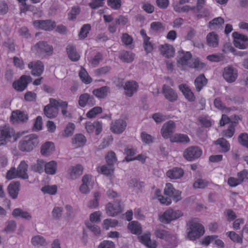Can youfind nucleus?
I'll return each instance as SVG.
<instances>
[{
  "instance_id": "obj_1",
  "label": "nucleus",
  "mask_w": 248,
  "mask_h": 248,
  "mask_svg": "<svg viewBox=\"0 0 248 248\" xmlns=\"http://www.w3.org/2000/svg\"><path fill=\"white\" fill-rule=\"evenodd\" d=\"M38 143V137L35 134H30L19 141L18 147L21 152H30L37 146Z\"/></svg>"
},
{
  "instance_id": "obj_2",
  "label": "nucleus",
  "mask_w": 248,
  "mask_h": 248,
  "mask_svg": "<svg viewBox=\"0 0 248 248\" xmlns=\"http://www.w3.org/2000/svg\"><path fill=\"white\" fill-rule=\"evenodd\" d=\"M204 233V227L195 218L189 222V230L188 236L191 240L200 237Z\"/></svg>"
},
{
  "instance_id": "obj_3",
  "label": "nucleus",
  "mask_w": 248,
  "mask_h": 248,
  "mask_svg": "<svg viewBox=\"0 0 248 248\" xmlns=\"http://www.w3.org/2000/svg\"><path fill=\"white\" fill-rule=\"evenodd\" d=\"M32 50L41 57L50 56L53 52V46L45 41H39L33 46Z\"/></svg>"
},
{
  "instance_id": "obj_4",
  "label": "nucleus",
  "mask_w": 248,
  "mask_h": 248,
  "mask_svg": "<svg viewBox=\"0 0 248 248\" xmlns=\"http://www.w3.org/2000/svg\"><path fill=\"white\" fill-rule=\"evenodd\" d=\"M59 101L53 99H49V104L47 105L44 109L45 115L50 119L57 116L58 112Z\"/></svg>"
},
{
  "instance_id": "obj_5",
  "label": "nucleus",
  "mask_w": 248,
  "mask_h": 248,
  "mask_svg": "<svg viewBox=\"0 0 248 248\" xmlns=\"http://www.w3.org/2000/svg\"><path fill=\"white\" fill-rule=\"evenodd\" d=\"M182 215L181 211L170 209L166 211L160 217V220L162 223L168 224L170 223L171 221L177 219Z\"/></svg>"
},
{
  "instance_id": "obj_6",
  "label": "nucleus",
  "mask_w": 248,
  "mask_h": 248,
  "mask_svg": "<svg viewBox=\"0 0 248 248\" xmlns=\"http://www.w3.org/2000/svg\"><path fill=\"white\" fill-rule=\"evenodd\" d=\"M202 150L198 147L191 146L187 148L184 152L183 155L186 159L191 161L199 158L202 155Z\"/></svg>"
},
{
  "instance_id": "obj_7",
  "label": "nucleus",
  "mask_w": 248,
  "mask_h": 248,
  "mask_svg": "<svg viewBox=\"0 0 248 248\" xmlns=\"http://www.w3.org/2000/svg\"><path fill=\"white\" fill-rule=\"evenodd\" d=\"M164 193L166 196L171 198L173 201L176 202H178L181 200V192L175 189L171 183H167L166 184Z\"/></svg>"
},
{
  "instance_id": "obj_8",
  "label": "nucleus",
  "mask_w": 248,
  "mask_h": 248,
  "mask_svg": "<svg viewBox=\"0 0 248 248\" xmlns=\"http://www.w3.org/2000/svg\"><path fill=\"white\" fill-rule=\"evenodd\" d=\"M33 25L36 29L50 31L55 28L56 23L51 20H37L33 21Z\"/></svg>"
},
{
  "instance_id": "obj_9",
  "label": "nucleus",
  "mask_w": 248,
  "mask_h": 248,
  "mask_svg": "<svg viewBox=\"0 0 248 248\" xmlns=\"http://www.w3.org/2000/svg\"><path fill=\"white\" fill-rule=\"evenodd\" d=\"M176 125L175 123L170 120L165 123L161 129L162 136L166 139H170L175 129Z\"/></svg>"
},
{
  "instance_id": "obj_10",
  "label": "nucleus",
  "mask_w": 248,
  "mask_h": 248,
  "mask_svg": "<svg viewBox=\"0 0 248 248\" xmlns=\"http://www.w3.org/2000/svg\"><path fill=\"white\" fill-rule=\"evenodd\" d=\"M140 34L143 39V47L147 54L152 53L155 47V45L150 40L151 38L147 34L146 31L142 29L140 31Z\"/></svg>"
},
{
  "instance_id": "obj_11",
  "label": "nucleus",
  "mask_w": 248,
  "mask_h": 248,
  "mask_svg": "<svg viewBox=\"0 0 248 248\" xmlns=\"http://www.w3.org/2000/svg\"><path fill=\"white\" fill-rule=\"evenodd\" d=\"M28 66L31 75L34 76H41L44 70V64L40 61H32L28 63Z\"/></svg>"
},
{
  "instance_id": "obj_12",
  "label": "nucleus",
  "mask_w": 248,
  "mask_h": 248,
  "mask_svg": "<svg viewBox=\"0 0 248 248\" xmlns=\"http://www.w3.org/2000/svg\"><path fill=\"white\" fill-rule=\"evenodd\" d=\"M85 129L89 134L95 131V135H98L102 131V124L98 121L87 122L85 124Z\"/></svg>"
},
{
  "instance_id": "obj_13",
  "label": "nucleus",
  "mask_w": 248,
  "mask_h": 248,
  "mask_svg": "<svg viewBox=\"0 0 248 248\" xmlns=\"http://www.w3.org/2000/svg\"><path fill=\"white\" fill-rule=\"evenodd\" d=\"M30 77L23 75L18 80L13 82V87L16 90L22 92L27 88L30 83Z\"/></svg>"
},
{
  "instance_id": "obj_14",
  "label": "nucleus",
  "mask_w": 248,
  "mask_h": 248,
  "mask_svg": "<svg viewBox=\"0 0 248 248\" xmlns=\"http://www.w3.org/2000/svg\"><path fill=\"white\" fill-rule=\"evenodd\" d=\"M223 77L228 82H234L237 78V71L232 66H228L224 69Z\"/></svg>"
},
{
  "instance_id": "obj_15",
  "label": "nucleus",
  "mask_w": 248,
  "mask_h": 248,
  "mask_svg": "<svg viewBox=\"0 0 248 248\" xmlns=\"http://www.w3.org/2000/svg\"><path fill=\"white\" fill-rule=\"evenodd\" d=\"M126 125V123L124 120H116L111 123L110 130L113 133L121 134L124 131Z\"/></svg>"
},
{
  "instance_id": "obj_16",
  "label": "nucleus",
  "mask_w": 248,
  "mask_h": 248,
  "mask_svg": "<svg viewBox=\"0 0 248 248\" xmlns=\"http://www.w3.org/2000/svg\"><path fill=\"white\" fill-rule=\"evenodd\" d=\"M78 104L82 108H84L87 105L93 106L95 104V101L93 96L87 93H85L79 96Z\"/></svg>"
},
{
  "instance_id": "obj_17",
  "label": "nucleus",
  "mask_w": 248,
  "mask_h": 248,
  "mask_svg": "<svg viewBox=\"0 0 248 248\" xmlns=\"http://www.w3.org/2000/svg\"><path fill=\"white\" fill-rule=\"evenodd\" d=\"M28 119V115L19 110H16L12 112L10 121L13 124L23 123Z\"/></svg>"
},
{
  "instance_id": "obj_18",
  "label": "nucleus",
  "mask_w": 248,
  "mask_h": 248,
  "mask_svg": "<svg viewBox=\"0 0 248 248\" xmlns=\"http://www.w3.org/2000/svg\"><path fill=\"white\" fill-rule=\"evenodd\" d=\"M138 87L139 86L136 81L133 80L126 81L124 86L125 95L129 97L132 96L137 91Z\"/></svg>"
},
{
  "instance_id": "obj_19",
  "label": "nucleus",
  "mask_w": 248,
  "mask_h": 248,
  "mask_svg": "<svg viewBox=\"0 0 248 248\" xmlns=\"http://www.w3.org/2000/svg\"><path fill=\"white\" fill-rule=\"evenodd\" d=\"M162 92L165 98L171 102H174L177 99L178 95L177 93L168 85H163Z\"/></svg>"
},
{
  "instance_id": "obj_20",
  "label": "nucleus",
  "mask_w": 248,
  "mask_h": 248,
  "mask_svg": "<svg viewBox=\"0 0 248 248\" xmlns=\"http://www.w3.org/2000/svg\"><path fill=\"white\" fill-rule=\"evenodd\" d=\"M179 89L182 92L185 98L190 102L195 101L196 99L194 93L190 88L186 84H182L179 85Z\"/></svg>"
},
{
  "instance_id": "obj_21",
  "label": "nucleus",
  "mask_w": 248,
  "mask_h": 248,
  "mask_svg": "<svg viewBox=\"0 0 248 248\" xmlns=\"http://www.w3.org/2000/svg\"><path fill=\"white\" fill-rule=\"evenodd\" d=\"M120 202H108L106 205L107 214L111 217H114L121 212V207Z\"/></svg>"
},
{
  "instance_id": "obj_22",
  "label": "nucleus",
  "mask_w": 248,
  "mask_h": 248,
  "mask_svg": "<svg viewBox=\"0 0 248 248\" xmlns=\"http://www.w3.org/2000/svg\"><path fill=\"white\" fill-rule=\"evenodd\" d=\"M20 184L19 182H11L7 187L8 192L13 199H16L20 190Z\"/></svg>"
},
{
  "instance_id": "obj_23",
  "label": "nucleus",
  "mask_w": 248,
  "mask_h": 248,
  "mask_svg": "<svg viewBox=\"0 0 248 248\" xmlns=\"http://www.w3.org/2000/svg\"><path fill=\"white\" fill-rule=\"evenodd\" d=\"M184 170L179 167H174L169 170L166 172V176L170 179H178L184 175Z\"/></svg>"
},
{
  "instance_id": "obj_24",
  "label": "nucleus",
  "mask_w": 248,
  "mask_h": 248,
  "mask_svg": "<svg viewBox=\"0 0 248 248\" xmlns=\"http://www.w3.org/2000/svg\"><path fill=\"white\" fill-rule=\"evenodd\" d=\"M161 55L167 58L173 57L174 55V49L173 46L169 44L161 45L159 48Z\"/></svg>"
},
{
  "instance_id": "obj_25",
  "label": "nucleus",
  "mask_w": 248,
  "mask_h": 248,
  "mask_svg": "<svg viewBox=\"0 0 248 248\" xmlns=\"http://www.w3.org/2000/svg\"><path fill=\"white\" fill-rule=\"evenodd\" d=\"M208 82L207 79L205 78L203 74L199 75L194 80V85L196 88V91L199 93L206 86Z\"/></svg>"
},
{
  "instance_id": "obj_26",
  "label": "nucleus",
  "mask_w": 248,
  "mask_h": 248,
  "mask_svg": "<svg viewBox=\"0 0 248 248\" xmlns=\"http://www.w3.org/2000/svg\"><path fill=\"white\" fill-rule=\"evenodd\" d=\"M207 45L212 47H217L218 46L219 37L215 32H209L206 37Z\"/></svg>"
},
{
  "instance_id": "obj_27",
  "label": "nucleus",
  "mask_w": 248,
  "mask_h": 248,
  "mask_svg": "<svg viewBox=\"0 0 248 248\" xmlns=\"http://www.w3.org/2000/svg\"><path fill=\"white\" fill-rule=\"evenodd\" d=\"M0 132L2 136L5 138L7 141H9L15 134L14 128L8 125H5L0 127Z\"/></svg>"
},
{
  "instance_id": "obj_28",
  "label": "nucleus",
  "mask_w": 248,
  "mask_h": 248,
  "mask_svg": "<svg viewBox=\"0 0 248 248\" xmlns=\"http://www.w3.org/2000/svg\"><path fill=\"white\" fill-rule=\"evenodd\" d=\"M192 54L189 51L186 52L183 51L181 53H179L178 62L183 66H189L190 60L192 58Z\"/></svg>"
},
{
  "instance_id": "obj_29",
  "label": "nucleus",
  "mask_w": 248,
  "mask_h": 248,
  "mask_svg": "<svg viewBox=\"0 0 248 248\" xmlns=\"http://www.w3.org/2000/svg\"><path fill=\"white\" fill-rule=\"evenodd\" d=\"M140 242L149 248H156V245L151 239V233L147 232L139 237Z\"/></svg>"
},
{
  "instance_id": "obj_30",
  "label": "nucleus",
  "mask_w": 248,
  "mask_h": 248,
  "mask_svg": "<svg viewBox=\"0 0 248 248\" xmlns=\"http://www.w3.org/2000/svg\"><path fill=\"white\" fill-rule=\"evenodd\" d=\"M66 51L69 58L73 62L79 60L80 55L77 52L75 46L73 45H68L66 47Z\"/></svg>"
},
{
  "instance_id": "obj_31",
  "label": "nucleus",
  "mask_w": 248,
  "mask_h": 248,
  "mask_svg": "<svg viewBox=\"0 0 248 248\" xmlns=\"http://www.w3.org/2000/svg\"><path fill=\"white\" fill-rule=\"evenodd\" d=\"M28 168V165L25 161L23 160L20 162L16 170L19 178L24 179L28 178V175L27 174Z\"/></svg>"
},
{
  "instance_id": "obj_32",
  "label": "nucleus",
  "mask_w": 248,
  "mask_h": 248,
  "mask_svg": "<svg viewBox=\"0 0 248 248\" xmlns=\"http://www.w3.org/2000/svg\"><path fill=\"white\" fill-rule=\"evenodd\" d=\"M55 150L54 144L52 142H46L41 146V153L42 155H48Z\"/></svg>"
},
{
  "instance_id": "obj_33",
  "label": "nucleus",
  "mask_w": 248,
  "mask_h": 248,
  "mask_svg": "<svg viewBox=\"0 0 248 248\" xmlns=\"http://www.w3.org/2000/svg\"><path fill=\"white\" fill-rule=\"evenodd\" d=\"M109 92V88L108 86H103L101 88L94 89L93 94L98 98H105Z\"/></svg>"
},
{
  "instance_id": "obj_34",
  "label": "nucleus",
  "mask_w": 248,
  "mask_h": 248,
  "mask_svg": "<svg viewBox=\"0 0 248 248\" xmlns=\"http://www.w3.org/2000/svg\"><path fill=\"white\" fill-rule=\"evenodd\" d=\"M190 140L187 135L184 134H175L170 138L171 142L187 143Z\"/></svg>"
},
{
  "instance_id": "obj_35",
  "label": "nucleus",
  "mask_w": 248,
  "mask_h": 248,
  "mask_svg": "<svg viewBox=\"0 0 248 248\" xmlns=\"http://www.w3.org/2000/svg\"><path fill=\"white\" fill-rule=\"evenodd\" d=\"M83 168L80 164L72 166L70 169L69 174L72 179H76L82 174Z\"/></svg>"
},
{
  "instance_id": "obj_36",
  "label": "nucleus",
  "mask_w": 248,
  "mask_h": 248,
  "mask_svg": "<svg viewBox=\"0 0 248 248\" xmlns=\"http://www.w3.org/2000/svg\"><path fill=\"white\" fill-rule=\"evenodd\" d=\"M86 142V137L81 134L75 135L72 140V143L75 145L76 147H80L84 146Z\"/></svg>"
},
{
  "instance_id": "obj_37",
  "label": "nucleus",
  "mask_w": 248,
  "mask_h": 248,
  "mask_svg": "<svg viewBox=\"0 0 248 248\" xmlns=\"http://www.w3.org/2000/svg\"><path fill=\"white\" fill-rule=\"evenodd\" d=\"M224 23V20L221 17L214 18L209 22L208 27L211 30L219 29Z\"/></svg>"
},
{
  "instance_id": "obj_38",
  "label": "nucleus",
  "mask_w": 248,
  "mask_h": 248,
  "mask_svg": "<svg viewBox=\"0 0 248 248\" xmlns=\"http://www.w3.org/2000/svg\"><path fill=\"white\" fill-rule=\"evenodd\" d=\"M57 166V163L55 161H51L47 163H45L44 170L46 173L53 175L56 173Z\"/></svg>"
},
{
  "instance_id": "obj_39",
  "label": "nucleus",
  "mask_w": 248,
  "mask_h": 248,
  "mask_svg": "<svg viewBox=\"0 0 248 248\" xmlns=\"http://www.w3.org/2000/svg\"><path fill=\"white\" fill-rule=\"evenodd\" d=\"M12 215L15 217H20L23 219L28 220L31 218V215L28 212L24 211L20 208L15 209L12 212Z\"/></svg>"
},
{
  "instance_id": "obj_40",
  "label": "nucleus",
  "mask_w": 248,
  "mask_h": 248,
  "mask_svg": "<svg viewBox=\"0 0 248 248\" xmlns=\"http://www.w3.org/2000/svg\"><path fill=\"white\" fill-rule=\"evenodd\" d=\"M78 75L81 81L84 83L88 84L92 82V78L89 75L86 69L82 67L80 68Z\"/></svg>"
},
{
  "instance_id": "obj_41",
  "label": "nucleus",
  "mask_w": 248,
  "mask_h": 248,
  "mask_svg": "<svg viewBox=\"0 0 248 248\" xmlns=\"http://www.w3.org/2000/svg\"><path fill=\"white\" fill-rule=\"evenodd\" d=\"M226 235L234 243L242 244L243 242V234H238L235 232L230 231L226 232Z\"/></svg>"
},
{
  "instance_id": "obj_42",
  "label": "nucleus",
  "mask_w": 248,
  "mask_h": 248,
  "mask_svg": "<svg viewBox=\"0 0 248 248\" xmlns=\"http://www.w3.org/2000/svg\"><path fill=\"white\" fill-rule=\"evenodd\" d=\"M134 56L135 55L133 53L124 50L120 53L119 58L124 62H130L134 60Z\"/></svg>"
},
{
  "instance_id": "obj_43",
  "label": "nucleus",
  "mask_w": 248,
  "mask_h": 248,
  "mask_svg": "<svg viewBox=\"0 0 248 248\" xmlns=\"http://www.w3.org/2000/svg\"><path fill=\"white\" fill-rule=\"evenodd\" d=\"M128 229L132 233L139 234L141 232V227L140 224L136 221H132L128 225Z\"/></svg>"
},
{
  "instance_id": "obj_44",
  "label": "nucleus",
  "mask_w": 248,
  "mask_h": 248,
  "mask_svg": "<svg viewBox=\"0 0 248 248\" xmlns=\"http://www.w3.org/2000/svg\"><path fill=\"white\" fill-rule=\"evenodd\" d=\"M236 126V123L235 122L231 123L228 128L226 130H224L222 132L223 136L227 138H232L234 133L235 132V127Z\"/></svg>"
},
{
  "instance_id": "obj_45",
  "label": "nucleus",
  "mask_w": 248,
  "mask_h": 248,
  "mask_svg": "<svg viewBox=\"0 0 248 248\" xmlns=\"http://www.w3.org/2000/svg\"><path fill=\"white\" fill-rule=\"evenodd\" d=\"M91 29V26L89 24H86L82 26L78 33V37L83 40L86 38Z\"/></svg>"
},
{
  "instance_id": "obj_46",
  "label": "nucleus",
  "mask_w": 248,
  "mask_h": 248,
  "mask_svg": "<svg viewBox=\"0 0 248 248\" xmlns=\"http://www.w3.org/2000/svg\"><path fill=\"white\" fill-rule=\"evenodd\" d=\"M45 162L42 159H38L36 163L31 167V170L34 171L41 173L44 170Z\"/></svg>"
},
{
  "instance_id": "obj_47",
  "label": "nucleus",
  "mask_w": 248,
  "mask_h": 248,
  "mask_svg": "<svg viewBox=\"0 0 248 248\" xmlns=\"http://www.w3.org/2000/svg\"><path fill=\"white\" fill-rule=\"evenodd\" d=\"M216 143L221 147L223 152H227L230 149V145L229 142L223 138L218 139L216 141Z\"/></svg>"
},
{
  "instance_id": "obj_48",
  "label": "nucleus",
  "mask_w": 248,
  "mask_h": 248,
  "mask_svg": "<svg viewBox=\"0 0 248 248\" xmlns=\"http://www.w3.org/2000/svg\"><path fill=\"white\" fill-rule=\"evenodd\" d=\"M118 224V221L116 219L108 218L103 220L102 227L103 229L108 230L110 227H115Z\"/></svg>"
},
{
  "instance_id": "obj_49",
  "label": "nucleus",
  "mask_w": 248,
  "mask_h": 248,
  "mask_svg": "<svg viewBox=\"0 0 248 248\" xmlns=\"http://www.w3.org/2000/svg\"><path fill=\"white\" fill-rule=\"evenodd\" d=\"M80 12V8L78 6H74L68 13V19L70 21L75 20Z\"/></svg>"
},
{
  "instance_id": "obj_50",
  "label": "nucleus",
  "mask_w": 248,
  "mask_h": 248,
  "mask_svg": "<svg viewBox=\"0 0 248 248\" xmlns=\"http://www.w3.org/2000/svg\"><path fill=\"white\" fill-rule=\"evenodd\" d=\"M205 66L204 63L200 61L198 58H195L190 62L188 67L191 68H195L198 70L203 68Z\"/></svg>"
},
{
  "instance_id": "obj_51",
  "label": "nucleus",
  "mask_w": 248,
  "mask_h": 248,
  "mask_svg": "<svg viewBox=\"0 0 248 248\" xmlns=\"http://www.w3.org/2000/svg\"><path fill=\"white\" fill-rule=\"evenodd\" d=\"M155 234L156 237L164 239L167 241H169L171 237L168 231L161 229L156 230L155 231Z\"/></svg>"
},
{
  "instance_id": "obj_52",
  "label": "nucleus",
  "mask_w": 248,
  "mask_h": 248,
  "mask_svg": "<svg viewBox=\"0 0 248 248\" xmlns=\"http://www.w3.org/2000/svg\"><path fill=\"white\" fill-rule=\"evenodd\" d=\"M106 160L108 166H113L117 161L115 153L113 151L108 152L106 156Z\"/></svg>"
},
{
  "instance_id": "obj_53",
  "label": "nucleus",
  "mask_w": 248,
  "mask_h": 248,
  "mask_svg": "<svg viewBox=\"0 0 248 248\" xmlns=\"http://www.w3.org/2000/svg\"><path fill=\"white\" fill-rule=\"evenodd\" d=\"M97 170L104 175L108 176L113 172L114 169L113 166L103 165L98 168Z\"/></svg>"
},
{
  "instance_id": "obj_54",
  "label": "nucleus",
  "mask_w": 248,
  "mask_h": 248,
  "mask_svg": "<svg viewBox=\"0 0 248 248\" xmlns=\"http://www.w3.org/2000/svg\"><path fill=\"white\" fill-rule=\"evenodd\" d=\"M31 243L33 246H46V245L44 238L40 235H36L32 237Z\"/></svg>"
},
{
  "instance_id": "obj_55",
  "label": "nucleus",
  "mask_w": 248,
  "mask_h": 248,
  "mask_svg": "<svg viewBox=\"0 0 248 248\" xmlns=\"http://www.w3.org/2000/svg\"><path fill=\"white\" fill-rule=\"evenodd\" d=\"M75 126L73 123H69L65 128L62 135L63 137L71 136L73 134Z\"/></svg>"
},
{
  "instance_id": "obj_56",
  "label": "nucleus",
  "mask_w": 248,
  "mask_h": 248,
  "mask_svg": "<svg viewBox=\"0 0 248 248\" xmlns=\"http://www.w3.org/2000/svg\"><path fill=\"white\" fill-rule=\"evenodd\" d=\"M124 153L126 156L125 157L124 160L127 162L133 161L134 157H133L136 153V150L133 148H125L124 149Z\"/></svg>"
},
{
  "instance_id": "obj_57",
  "label": "nucleus",
  "mask_w": 248,
  "mask_h": 248,
  "mask_svg": "<svg viewBox=\"0 0 248 248\" xmlns=\"http://www.w3.org/2000/svg\"><path fill=\"white\" fill-rule=\"evenodd\" d=\"M42 191L44 193H47L50 195L55 194L57 190V186L56 185L45 186L41 188Z\"/></svg>"
},
{
  "instance_id": "obj_58",
  "label": "nucleus",
  "mask_w": 248,
  "mask_h": 248,
  "mask_svg": "<svg viewBox=\"0 0 248 248\" xmlns=\"http://www.w3.org/2000/svg\"><path fill=\"white\" fill-rule=\"evenodd\" d=\"M107 4L113 10H119L122 6L121 0H107Z\"/></svg>"
},
{
  "instance_id": "obj_59",
  "label": "nucleus",
  "mask_w": 248,
  "mask_h": 248,
  "mask_svg": "<svg viewBox=\"0 0 248 248\" xmlns=\"http://www.w3.org/2000/svg\"><path fill=\"white\" fill-rule=\"evenodd\" d=\"M237 176L238 177L241 184L243 182H248V170L244 169L237 173Z\"/></svg>"
},
{
  "instance_id": "obj_60",
  "label": "nucleus",
  "mask_w": 248,
  "mask_h": 248,
  "mask_svg": "<svg viewBox=\"0 0 248 248\" xmlns=\"http://www.w3.org/2000/svg\"><path fill=\"white\" fill-rule=\"evenodd\" d=\"M103 60V55L100 52H97L95 55L90 61V63L93 67L98 65L100 62Z\"/></svg>"
},
{
  "instance_id": "obj_61",
  "label": "nucleus",
  "mask_w": 248,
  "mask_h": 248,
  "mask_svg": "<svg viewBox=\"0 0 248 248\" xmlns=\"http://www.w3.org/2000/svg\"><path fill=\"white\" fill-rule=\"evenodd\" d=\"M86 227L92 232L95 235H97L100 233V229L99 226L93 224L92 222H87L85 223Z\"/></svg>"
},
{
  "instance_id": "obj_62",
  "label": "nucleus",
  "mask_w": 248,
  "mask_h": 248,
  "mask_svg": "<svg viewBox=\"0 0 248 248\" xmlns=\"http://www.w3.org/2000/svg\"><path fill=\"white\" fill-rule=\"evenodd\" d=\"M170 115H164L160 113H155L152 115V118L157 123H159L170 118Z\"/></svg>"
},
{
  "instance_id": "obj_63",
  "label": "nucleus",
  "mask_w": 248,
  "mask_h": 248,
  "mask_svg": "<svg viewBox=\"0 0 248 248\" xmlns=\"http://www.w3.org/2000/svg\"><path fill=\"white\" fill-rule=\"evenodd\" d=\"M102 111V108L100 107H95L87 113L86 116L88 118H92L94 117L97 114L101 113Z\"/></svg>"
},
{
  "instance_id": "obj_64",
  "label": "nucleus",
  "mask_w": 248,
  "mask_h": 248,
  "mask_svg": "<svg viewBox=\"0 0 248 248\" xmlns=\"http://www.w3.org/2000/svg\"><path fill=\"white\" fill-rule=\"evenodd\" d=\"M239 142L243 146L248 148V134L242 133L238 137Z\"/></svg>"
}]
</instances>
